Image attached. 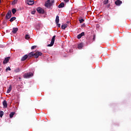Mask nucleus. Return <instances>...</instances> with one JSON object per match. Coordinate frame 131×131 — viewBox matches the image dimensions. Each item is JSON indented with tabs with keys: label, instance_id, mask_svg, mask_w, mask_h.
<instances>
[{
	"label": "nucleus",
	"instance_id": "f257e3e1",
	"mask_svg": "<svg viewBox=\"0 0 131 131\" xmlns=\"http://www.w3.org/2000/svg\"><path fill=\"white\" fill-rule=\"evenodd\" d=\"M55 2V0H48L46 3H45V7L46 8H51L52 6H53L54 3Z\"/></svg>",
	"mask_w": 131,
	"mask_h": 131
},
{
	"label": "nucleus",
	"instance_id": "f03ea898",
	"mask_svg": "<svg viewBox=\"0 0 131 131\" xmlns=\"http://www.w3.org/2000/svg\"><path fill=\"white\" fill-rule=\"evenodd\" d=\"M23 76L25 78H30L33 76V73H27L25 74Z\"/></svg>",
	"mask_w": 131,
	"mask_h": 131
},
{
	"label": "nucleus",
	"instance_id": "7ed1b4c3",
	"mask_svg": "<svg viewBox=\"0 0 131 131\" xmlns=\"http://www.w3.org/2000/svg\"><path fill=\"white\" fill-rule=\"evenodd\" d=\"M55 38H56V36L54 35L52 38L51 42L50 44L48 45V47H53L54 46V43H55Z\"/></svg>",
	"mask_w": 131,
	"mask_h": 131
},
{
	"label": "nucleus",
	"instance_id": "20e7f679",
	"mask_svg": "<svg viewBox=\"0 0 131 131\" xmlns=\"http://www.w3.org/2000/svg\"><path fill=\"white\" fill-rule=\"evenodd\" d=\"M37 12H38L39 14H45V10L41 8V7H38L37 8Z\"/></svg>",
	"mask_w": 131,
	"mask_h": 131
},
{
	"label": "nucleus",
	"instance_id": "39448f33",
	"mask_svg": "<svg viewBox=\"0 0 131 131\" xmlns=\"http://www.w3.org/2000/svg\"><path fill=\"white\" fill-rule=\"evenodd\" d=\"M12 16V11L11 10H9L7 14H6V18L7 19H10L11 17Z\"/></svg>",
	"mask_w": 131,
	"mask_h": 131
},
{
	"label": "nucleus",
	"instance_id": "423d86ee",
	"mask_svg": "<svg viewBox=\"0 0 131 131\" xmlns=\"http://www.w3.org/2000/svg\"><path fill=\"white\" fill-rule=\"evenodd\" d=\"M42 55V53L40 52H37L34 54V58H38L39 56H41Z\"/></svg>",
	"mask_w": 131,
	"mask_h": 131
},
{
	"label": "nucleus",
	"instance_id": "0eeeda50",
	"mask_svg": "<svg viewBox=\"0 0 131 131\" xmlns=\"http://www.w3.org/2000/svg\"><path fill=\"white\" fill-rule=\"evenodd\" d=\"M26 3L29 6H31L34 4V2L33 1H30V0H27L26 1Z\"/></svg>",
	"mask_w": 131,
	"mask_h": 131
},
{
	"label": "nucleus",
	"instance_id": "6e6552de",
	"mask_svg": "<svg viewBox=\"0 0 131 131\" xmlns=\"http://www.w3.org/2000/svg\"><path fill=\"white\" fill-rule=\"evenodd\" d=\"M82 36H84V32H82L81 34H79L77 36V38L78 39H80Z\"/></svg>",
	"mask_w": 131,
	"mask_h": 131
},
{
	"label": "nucleus",
	"instance_id": "1a4fd4ad",
	"mask_svg": "<svg viewBox=\"0 0 131 131\" xmlns=\"http://www.w3.org/2000/svg\"><path fill=\"white\" fill-rule=\"evenodd\" d=\"M121 4H122V2H121L120 0H118L115 2V5H116V6H120Z\"/></svg>",
	"mask_w": 131,
	"mask_h": 131
},
{
	"label": "nucleus",
	"instance_id": "9d476101",
	"mask_svg": "<svg viewBox=\"0 0 131 131\" xmlns=\"http://www.w3.org/2000/svg\"><path fill=\"white\" fill-rule=\"evenodd\" d=\"M9 60H10V57L5 58V60L3 61L4 64H7L9 62Z\"/></svg>",
	"mask_w": 131,
	"mask_h": 131
},
{
	"label": "nucleus",
	"instance_id": "9b49d317",
	"mask_svg": "<svg viewBox=\"0 0 131 131\" xmlns=\"http://www.w3.org/2000/svg\"><path fill=\"white\" fill-rule=\"evenodd\" d=\"M3 105L4 106V108H7L8 107V103H7V101L4 100L3 102Z\"/></svg>",
	"mask_w": 131,
	"mask_h": 131
},
{
	"label": "nucleus",
	"instance_id": "f8f14e48",
	"mask_svg": "<svg viewBox=\"0 0 131 131\" xmlns=\"http://www.w3.org/2000/svg\"><path fill=\"white\" fill-rule=\"evenodd\" d=\"M67 26H68V25L67 24H63L62 25H61V29H63V30H65V29H66Z\"/></svg>",
	"mask_w": 131,
	"mask_h": 131
},
{
	"label": "nucleus",
	"instance_id": "ddd939ff",
	"mask_svg": "<svg viewBox=\"0 0 131 131\" xmlns=\"http://www.w3.org/2000/svg\"><path fill=\"white\" fill-rule=\"evenodd\" d=\"M18 31V28H13L12 30V33H17Z\"/></svg>",
	"mask_w": 131,
	"mask_h": 131
},
{
	"label": "nucleus",
	"instance_id": "4468645a",
	"mask_svg": "<svg viewBox=\"0 0 131 131\" xmlns=\"http://www.w3.org/2000/svg\"><path fill=\"white\" fill-rule=\"evenodd\" d=\"M83 47V43H80L78 45V49L80 50Z\"/></svg>",
	"mask_w": 131,
	"mask_h": 131
},
{
	"label": "nucleus",
	"instance_id": "2eb2a0df",
	"mask_svg": "<svg viewBox=\"0 0 131 131\" xmlns=\"http://www.w3.org/2000/svg\"><path fill=\"white\" fill-rule=\"evenodd\" d=\"M27 58H28V55H24V56L21 58V60H22V61H25V60H26V59H27Z\"/></svg>",
	"mask_w": 131,
	"mask_h": 131
},
{
	"label": "nucleus",
	"instance_id": "dca6fc26",
	"mask_svg": "<svg viewBox=\"0 0 131 131\" xmlns=\"http://www.w3.org/2000/svg\"><path fill=\"white\" fill-rule=\"evenodd\" d=\"M11 91H12V85L9 86V89L7 91V94H10V93H11Z\"/></svg>",
	"mask_w": 131,
	"mask_h": 131
},
{
	"label": "nucleus",
	"instance_id": "f3484780",
	"mask_svg": "<svg viewBox=\"0 0 131 131\" xmlns=\"http://www.w3.org/2000/svg\"><path fill=\"white\" fill-rule=\"evenodd\" d=\"M60 20L59 19V16H56V19H55V23L56 24H58L59 23Z\"/></svg>",
	"mask_w": 131,
	"mask_h": 131
},
{
	"label": "nucleus",
	"instance_id": "a211bd4d",
	"mask_svg": "<svg viewBox=\"0 0 131 131\" xmlns=\"http://www.w3.org/2000/svg\"><path fill=\"white\" fill-rule=\"evenodd\" d=\"M64 4L63 3H61L58 6L59 9H61V8H64Z\"/></svg>",
	"mask_w": 131,
	"mask_h": 131
},
{
	"label": "nucleus",
	"instance_id": "6ab92c4d",
	"mask_svg": "<svg viewBox=\"0 0 131 131\" xmlns=\"http://www.w3.org/2000/svg\"><path fill=\"white\" fill-rule=\"evenodd\" d=\"M15 115V112H11L10 115V118H13V116H14Z\"/></svg>",
	"mask_w": 131,
	"mask_h": 131
},
{
	"label": "nucleus",
	"instance_id": "aec40b11",
	"mask_svg": "<svg viewBox=\"0 0 131 131\" xmlns=\"http://www.w3.org/2000/svg\"><path fill=\"white\" fill-rule=\"evenodd\" d=\"M29 38H30V36L29 35V34H26L25 36V39H29Z\"/></svg>",
	"mask_w": 131,
	"mask_h": 131
},
{
	"label": "nucleus",
	"instance_id": "412c9836",
	"mask_svg": "<svg viewBox=\"0 0 131 131\" xmlns=\"http://www.w3.org/2000/svg\"><path fill=\"white\" fill-rule=\"evenodd\" d=\"M15 20H16V17H13L10 19V22H13V21H15Z\"/></svg>",
	"mask_w": 131,
	"mask_h": 131
},
{
	"label": "nucleus",
	"instance_id": "4be33fe9",
	"mask_svg": "<svg viewBox=\"0 0 131 131\" xmlns=\"http://www.w3.org/2000/svg\"><path fill=\"white\" fill-rule=\"evenodd\" d=\"M109 3V0H104L103 1V4L104 5H107Z\"/></svg>",
	"mask_w": 131,
	"mask_h": 131
},
{
	"label": "nucleus",
	"instance_id": "5701e85b",
	"mask_svg": "<svg viewBox=\"0 0 131 131\" xmlns=\"http://www.w3.org/2000/svg\"><path fill=\"white\" fill-rule=\"evenodd\" d=\"M35 53L33 52H31L29 54V57H32L33 56H34Z\"/></svg>",
	"mask_w": 131,
	"mask_h": 131
},
{
	"label": "nucleus",
	"instance_id": "b1692460",
	"mask_svg": "<svg viewBox=\"0 0 131 131\" xmlns=\"http://www.w3.org/2000/svg\"><path fill=\"white\" fill-rule=\"evenodd\" d=\"M12 14H15L16 13V12H17V10H16V9H13L12 10Z\"/></svg>",
	"mask_w": 131,
	"mask_h": 131
},
{
	"label": "nucleus",
	"instance_id": "393cba45",
	"mask_svg": "<svg viewBox=\"0 0 131 131\" xmlns=\"http://www.w3.org/2000/svg\"><path fill=\"white\" fill-rule=\"evenodd\" d=\"M3 115H4V112L1 111L0 112V117H3Z\"/></svg>",
	"mask_w": 131,
	"mask_h": 131
},
{
	"label": "nucleus",
	"instance_id": "a878e982",
	"mask_svg": "<svg viewBox=\"0 0 131 131\" xmlns=\"http://www.w3.org/2000/svg\"><path fill=\"white\" fill-rule=\"evenodd\" d=\"M6 71H11V68H10V67H8L7 68H6Z\"/></svg>",
	"mask_w": 131,
	"mask_h": 131
},
{
	"label": "nucleus",
	"instance_id": "bb28decb",
	"mask_svg": "<svg viewBox=\"0 0 131 131\" xmlns=\"http://www.w3.org/2000/svg\"><path fill=\"white\" fill-rule=\"evenodd\" d=\"M17 0H14L13 2H12V5H15V4H17Z\"/></svg>",
	"mask_w": 131,
	"mask_h": 131
},
{
	"label": "nucleus",
	"instance_id": "cd10ccee",
	"mask_svg": "<svg viewBox=\"0 0 131 131\" xmlns=\"http://www.w3.org/2000/svg\"><path fill=\"white\" fill-rule=\"evenodd\" d=\"M34 49H36V46H34L31 47V50H34Z\"/></svg>",
	"mask_w": 131,
	"mask_h": 131
},
{
	"label": "nucleus",
	"instance_id": "c85d7f7f",
	"mask_svg": "<svg viewBox=\"0 0 131 131\" xmlns=\"http://www.w3.org/2000/svg\"><path fill=\"white\" fill-rule=\"evenodd\" d=\"M84 21V20L83 19H79L80 23H82Z\"/></svg>",
	"mask_w": 131,
	"mask_h": 131
},
{
	"label": "nucleus",
	"instance_id": "c756f323",
	"mask_svg": "<svg viewBox=\"0 0 131 131\" xmlns=\"http://www.w3.org/2000/svg\"><path fill=\"white\" fill-rule=\"evenodd\" d=\"M56 24H57V26H58V27H61V24H60L59 23H57Z\"/></svg>",
	"mask_w": 131,
	"mask_h": 131
},
{
	"label": "nucleus",
	"instance_id": "7c9ffc66",
	"mask_svg": "<svg viewBox=\"0 0 131 131\" xmlns=\"http://www.w3.org/2000/svg\"><path fill=\"white\" fill-rule=\"evenodd\" d=\"M31 14H32V15H34V14H35V11H32Z\"/></svg>",
	"mask_w": 131,
	"mask_h": 131
},
{
	"label": "nucleus",
	"instance_id": "2f4dec72",
	"mask_svg": "<svg viewBox=\"0 0 131 131\" xmlns=\"http://www.w3.org/2000/svg\"><path fill=\"white\" fill-rule=\"evenodd\" d=\"M93 39V40H95V39H96V35H94Z\"/></svg>",
	"mask_w": 131,
	"mask_h": 131
},
{
	"label": "nucleus",
	"instance_id": "473e14b6",
	"mask_svg": "<svg viewBox=\"0 0 131 131\" xmlns=\"http://www.w3.org/2000/svg\"><path fill=\"white\" fill-rule=\"evenodd\" d=\"M64 3H68L69 2V0H64Z\"/></svg>",
	"mask_w": 131,
	"mask_h": 131
},
{
	"label": "nucleus",
	"instance_id": "72a5a7b5",
	"mask_svg": "<svg viewBox=\"0 0 131 131\" xmlns=\"http://www.w3.org/2000/svg\"><path fill=\"white\" fill-rule=\"evenodd\" d=\"M18 78H19V79H21V77H20Z\"/></svg>",
	"mask_w": 131,
	"mask_h": 131
},
{
	"label": "nucleus",
	"instance_id": "f704fd0d",
	"mask_svg": "<svg viewBox=\"0 0 131 131\" xmlns=\"http://www.w3.org/2000/svg\"><path fill=\"white\" fill-rule=\"evenodd\" d=\"M68 23H69V21H68Z\"/></svg>",
	"mask_w": 131,
	"mask_h": 131
}]
</instances>
